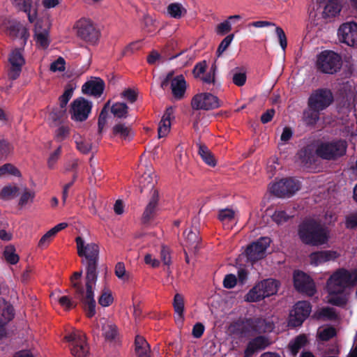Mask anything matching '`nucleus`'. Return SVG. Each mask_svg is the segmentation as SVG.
Returning a JSON list of instances; mask_svg holds the SVG:
<instances>
[{
  "mask_svg": "<svg viewBox=\"0 0 357 357\" xmlns=\"http://www.w3.org/2000/svg\"><path fill=\"white\" fill-rule=\"evenodd\" d=\"M171 89L174 98L181 100L184 98L187 83L183 75H178L172 79Z\"/></svg>",
  "mask_w": 357,
  "mask_h": 357,
  "instance_id": "412c9836",
  "label": "nucleus"
},
{
  "mask_svg": "<svg viewBox=\"0 0 357 357\" xmlns=\"http://www.w3.org/2000/svg\"><path fill=\"white\" fill-rule=\"evenodd\" d=\"M191 106L194 109L209 110L219 107L220 101L210 93H200L192 98Z\"/></svg>",
  "mask_w": 357,
  "mask_h": 357,
  "instance_id": "1a4fd4ad",
  "label": "nucleus"
},
{
  "mask_svg": "<svg viewBox=\"0 0 357 357\" xmlns=\"http://www.w3.org/2000/svg\"><path fill=\"white\" fill-rule=\"evenodd\" d=\"M346 148V144L343 141L323 143L317 148V153L324 159H333L344 154Z\"/></svg>",
  "mask_w": 357,
  "mask_h": 357,
  "instance_id": "9d476101",
  "label": "nucleus"
},
{
  "mask_svg": "<svg viewBox=\"0 0 357 357\" xmlns=\"http://www.w3.org/2000/svg\"><path fill=\"white\" fill-rule=\"evenodd\" d=\"M3 257L5 260L10 264H17L20 259V257L16 252L15 248L12 245H9L5 248Z\"/></svg>",
  "mask_w": 357,
  "mask_h": 357,
  "instance_id": "c03bdc74",
  "label": "nucleus"
},
{
  "mask_svg": "<svg viewBox=\"0 0 357 357\" xmlns=\"http://www.w3.org/2000/svg\"><path fill=\"white\" fill-rule=\"evenodd\" d=\"M307 342V337L305 335L298 336L294 340L291 342L289 348L291 354L295 356L298 351L303 347Z\"/></svg>",
  "mask_w": 357,
  "mask_h": 357,
  "instance_id": "58836bf2",
  "label": "nucleus"
},
{
  "mask_svg": "<svg viewBox=\"0 0 357 357\" xmlns=\"http://www.w3.org/2000/svg\"><path fill=\"white\" fill-rule=\"evenodd\" d=\"M173 118V109L172 108L167 109L158 124V133L159 138L166 137L169 134L171 129V121Z\"/></svg>",
  "mask_w": 357,
  "mask_h": 357,
  "instance_id": "4be33fe9",
  "label": "nucleus"
},
{
  "mask_svg": "<svg viewBox=\"0 0 357 357\" xmlns=\"http://www.w3.org/2000/svg\"><path fill=\"white\" fill-rule=\"evenodd\" d=\"M293 131L290 128L285 127L284 128L280 136V144L283 145L285 144L292 137Z\"/></svg>",
  "mask_w": 357,
  "mask_h": 357,
  "instance_id": "774afa93",
  "label": "nucleus"
},
{
  "mask_svg": "<svg viewBox=\"0 0 357 357\" xmlns=\"http://www.w3.org/2000/svg\"><path fill=\"white\" fill-rule=\"evenodd\" d=\"M135 351L138 357H149V345L143 337L139 335L136 337Z\"/></svg>",
  "mask_w": 357,
  "mask_h": 357,
  "instance_id": "473e14b6",
  "label": "nucleus"
},
{
  "mask_svg": "<svg viewBox=\"0 0 357 357\" xmlns=\"http://www.w3.org/2000/svg\"><path fill=\"white\" fill-rule=\"evenodd\" d=\"M184 304L183 296L176 294L174 297L173 307L175 312V321L178 324H182L183 321Z\"/></svg>",
  "mask_w": 357,
  "mask_h": 357,
  "instance_id": "cd10ccee",
  "label": "nucleus"
},
{
  "mask_svg": "<svg viewBox=\"0 0 357 357\" xmlns=\"http://www.w3.org/2000/svg\"><path fill=\"white\" fill-rule=\"evenodd\" d=\"M340 256V253L337 250H324L314 252L309 255V260L311 265L318 266L324 263L335 261Z\"/></svg>",
  "mask_w": 357,
  "mask_h": 357,
  "instance_id": "a211bd4d",
  "label": "nucleus"
},
{
  "mask_svg": "<svg viewBox=\"0 0 357 357\" xmlns=\"http://www.w3.org/2000/svg\"><path fill=\"white\" fill-rule=\"evenodd\" d=\"M65 60L59 57L50 65V70L52 72H62L65 70Z\"/></svg>",
  "mask_w": 357,
  "mask_h": 357,
  "instance_id": "bf43d9fd",
  "label": "nucleus"
},
{
  "mask_svg": "<svg viewBox=\"0 0 357 357\" xmlns=\"http://www.w3.org/2000/svg\"><path fill=\"white\" fill-rule=\"evenodd\" d=\"M234 38V35L230 34L226 36L222 41L220 43L218 50H217V54L218 56H220L226 50L227 48L230 45L231 43L232 42Z\"/></svg>",
  "mask_w": 357,
  "mask_h": 357,
  "instance_id": "6e6d98bb",
  "label": "nucleus"
},
{
  "mask_svg": "<svg viewBox=\"0 0 357 357\" xmlns=\"http://www.w3.org/2000/svg\"><path fill=\"white\" fill-rule=\"evenodd\" d=\"M289 216L284 211H276L272 215V219L277 224H282L288 220Z\"/></svg>",
  "mask_w": 357,
  "mask_h": 357,
  "instance_id": "0e129e2a",
  "label": "nucleus"
},
{
  "mask_svg": "<svg viewBox=\"0 0 357 357\" xmlns=\"http://www.w3.org/2000/svg\"><path fill=\"white\" fill-rule=\"evenodd\" d=\"M115 275L121 280L126 282L129 280L130 274L126 271L123 263L119 262L115 266Z\"/></svg>",
  "mask_w": 357,
  "mask_h": 357,
  "instance_id": "603ef678",
  "label": "nucleus"
},
{
  "mask_svg": "<svg viewBox=\"0 0 357 357\" xmlns=\"http://www.w3.org/2000/svg\"><path fill=\"white\" fill-rule=\"evenodd\" d=\"M344 133L346 137H349V139L354 143L355 139L357 137V121L347 123L345 126Z\"/></svg>",
  "mask_w": 357,
  "mask_h": 357,
  "instance_id": "3c124183",
  "label": "nucleus"
},
{
  "mask_svg": "<svg viewBox=\"0 0 357 357\" xmlns=\"http://www.w3.org/2000/svg\"><path fill=\"white\" fill-rule=\"evenodd\" d=\"M241 19V15H231L228 17V19L220 24H219L216 28V31L218 34L223 35L231 29V22L239 20Z\"/></svg>",
  "mask_w": 357,
  "mask_h": 357,
  "instance_id": "c9c22d12",
  "label": "nucleus"
},
{
  "mask_svg": "<svg viewBox=\"0 0 357 357\" xmlns=\"http://www.w3.org/2000/svg\"><path fill=\"white\" fill-rule=\"evenodd\" d=\"M336 335V331L333 327L323 326L320 327L317 331L319 338L323 341H327Z\"/></svg>",
  "mask_w": 357,
  "mask_h": 357,
  "instance_id": "de8ad7c7",
  "label": "nucleus"
},
{
  "mask_svg": "<svg viewBox=\"0 0 357 357\" xmlns=\"http://www.w3.org/2000/svg\"><path fill=\"white\" fill-rule=\"evenodd\" d=\"M264 298L258 282L244 296V301L248 303L258 302Z\"/></svg>",
  "mask_w": 357,
  "mask_h": 357,
  "instance_id": "72a5a7b5",
  "label": "nucleus"
},
{
  "mask_svg": "<svg viewBox=\"0 0 357 357\" xmlns=\"http://www.w3.org/2000/svg\"><path fill=\"white\" fill-rule=\"evenodd\" d=\"M51 299L53 302L59 303L66 310H69L74 306L73 302L68 296H61L56 292L51 295Z\"/></svg>",
  "mask_w": 357,
  "mask_h": 357,
  "instance_id": "37998d69",
  "label": "nucleus"
},
{
  "mask_svg": "<svg viewBox=\"0 0 357 357\" xmlns=\"http://www.w3.org/2000/svg\"><path fill=\"white\" fill-rule=\"evenodd\" d=\"M22 51V49H15L9 54L8 62L10 67L8 75L10 79L15 80L20 75L22 68L25 63Z\"/></svg>",
  "mask_w": 357,
  "mask_h": 357,
  "instance_id": "dca6fc26",
  "label": "nucleus"
},
{
  "mask_svg": "<svg viewBox=\"0 0 357 357\" xmlns=\"http://www.w3.org/2000/svg\"><path fill=\"white\" fill-rule=\"evenodd\" d=\"M18 188L15 185H8L0 190V197L3 199H11L16 197Z\"/></svg>",
  "mask_w": 357,
  "mask_h": 357,
  "instance_id": "a18cd8bd",
  "label": "nucleus"
},
{
  "mask_svg": "<svg viewBox=\"0 0 357 357\" xmlns=\"http://www.w3.org/2000/svg\"><path fill=\"white\" fill-rule=\"evenodd\" d=\"M35 196L36 192L34 190L24 189L20 198L19 204L21 206H25L28 204L33 203L34 201Z\"/></svg>",
  "mask_w": 357,
  "mask_h": 357,
  "instance_id": "09e8293b",
  "label": "nucleus"
},
{
  "mask_svg": "<svg viewBox=\"0 0 357 357\" xmlns=\"http://www.w3.org/2000/svg\"><path fill=\"white\" fill-rule=\"evenodd\" d=\"M270 243L271 239L269 238L263 237L251 244L246 250L248 260L256 261L264 258Z\"/></svg>",
  "mask_w": 357,
  "mask_h": 357,
  "instance_id": "2eb2a0df",
  "label": "nucleus"
},
{
  "mask_svg": "<svg viewBox=\"0 0 357 357\" xmlns=\"http://www.w3.org/2000/svg\"><path fill=\"white\" fill-rule=\"evenodd\" d=\"M317 65L321 72L333 74L341 68L342 59L335 52L326 50L318 55Z\"/></svg>",
  "mask_w": 357,
  "mask_h": 357,
  "instance_id": "7ed1b4c3",
  "label": "nucleus"
},
{
  "mask_svg": "<svg viewBox=\"0 0 357 357\" xmlns=\"http://www.w3.org/2000/svg\"><path fill=\"white\" fill-rule=\"evenodd\" d=\"M218 219L226 229H230L237 222L236 211L231 208H225L219 211Z\"/></svg>",
  "mask_w": 357,
  "mask_h": 357,
  "instance_id": "b1692460",
  "label": "nucleus"
},
{
  "mask_svg": "<svg viewBox=\"0 0 357 357\" xmlns=\"http://www.w3.org/2000/svg\"><path fill=\"white\" fill-rule=\"evenodd\" d=\"M199 154L206 165L211 167H215L216 165V160L214 155L206 146L199 145Z\"/></svg>",
  "mask_w": 357,
  "mask_h": 357,
  "instance_id": "e433bc0d",
  "label": "nucleus"
},
{
  "mask_svg": "<svg viewBox=\"0 0 357 357\" xmlns=\"http://www.w3.org/2000/svg\"><path fill=\"white\" fill-rule=\"evenodd\" d=\"M78 36L86 42L94 44L98 39V31L89 19L82 18L74 25Z\"/></svg>",
  "mask_w": 357,
  "mask_h": 357,
  "instance_id": "423d86ee",
  "label": "nucleus"
},
{
  "mask_svg": "<svg viewBox=\"0 0 357 357\" xmlns=\"http://www.w3.org/2000/svg\"><path fill=\"white\" fill-rule=\"evenodd\" d=\"M333 94L329 90L320 89L314 91L309 98L308 105L313 109L322 111L333 102Z\"/></svg>",
  "mask_w": 357,
  "mask_h": 357,
  "instance_id": "f8f14e48",
  "label": "nucleus"
},
{
  "mask_svg": "<svg viewBox=\"0 0 357 357\" xmlns=\"http://www.w3.org/2000/svg\"><path fill=\"white\" fill-rule=\"evenodd\" d=\"M275 33L278 38L280 45L283 51L285 50L287 46V37L283 29L280 26L275 27Z\"/></svg>",
  "mask_w": 357,
  "mask_h": 357,
  "instance_id": "13d9d810",
  "label": "nucleus"
},
{
  "mask_svg": "<svg viewBox=\"0 0 357 357\" xmlns=\"http://www.w3.org/2000/svg\"><path fill=\"white\" fill-rule=\"evenodd\" d=\"M232 80L236 85L243 86L246 81V75L243 72H236L234 74Z\"/></svg>",
  "mask_w": 357,
  "mask_h": 357,
  "instance_id": "69168bd1",
  "label": "nucleus"
},
{
  "mask_svg": "<svg viewBox=\"0 0 357 357\" xmlns=\"http://www.w3.org/2000/svg\"><path fill=\"white\" fill-rule=\"evenodd\" d=\"M104 88V82L98 77H94L86 82L82 86V90L85 94L99 96L102 93Z\"/></svg>",
  "mask_w": 357,
  "mask_h": 357,
  "instance_id": "6ab92c4d",
  "label": "nucleus"
},
{
  "mask_svg": "<svg viewBox=\"0 0 357 357\" xmlns=\"http://www.w3.org/2000/svg\"><path fill=\"white\" fill-rule=\"evenodd\" d=\"M66 114V107L59 105L54 107L50 114V117L52 121H58L62 119Z\"/></svg>",
  "mask_w": 357,
  "mask_h": 357,
  "instance_id": "864d4df0",
  "label": "nucleus"
},
{
  "mask_svg": "<svg viewBox=\"0 0 357 357\" xmlns=\"http://www.w3.org/2000/svg\"><path fill=\"white\" fill-rule=\"evenodd\" d=\"M158 192L156 190H153L143 214L144 221H149L155 213L158 208Z\"/></svg>",
  "mask_w": 357,
  "mask_h": 357,
  "instance_id": "bb28decb",
  "label": "nucleus"
},
{
  "mask_svg": "<svg viewBox=\"0 0 357 357\" xmlns=\"http://www.w3.org/2000/svg\"><path fill=\"white\" fill-rule=\"evenodd\" d=\"M4 25L8 35L14 39L21 40L22 45L26 44L29 37L28 29L17 22L8 21Z\"/></svg>",
  "mask_w": 357,
  "mask_h": 357,
  "instance_id": "f3484780",
  "label": "nucleus"
},
{
  "mask_svg": "<svg viewBox=\"0 0 357 357\" xmlns=\"http://www.w3.org/2000/svg\"><path fill=\"white\" fill-rule=\"evenodd\" d=\"M337 36L342 43L357 47V23L349 22L342 24L338 29Z\"/></svg>",
  "mask_w": 357,
  "mask_h": 357,
  "instance_id": "4468645a",
  "label": "nucleus"
},
{
  "mask_svg": "<svg viewBox=\"0 0 357 357\" xmlns=\"http://www.w3.org/2000/svg\"><path fill=\"white\" fill-rule=\"evenodd\" d=\"M75 89L76 85L74 83L68 84L65 87L63 94L59 98V105L66 107V105L72 98Z\"/></svg>",
  "mask_w": 357,
  "mask_h": 357,
  "instance_id": "79ce46f5",
  "label": "nucleus"
},
{
  "mask_svg": "<svg viewBox=\"0 0 357 357\" xmlns=\"http://www.w3.org/2000/svg\"><path fill=\"white\" fill-rule=\"evenodd\" d=\"M65 340L70 343V349L74 357L88 356L89 349L84 333L79 331H73L65 336Z\"/></svg>",
  "mask_w": 357,
  "mask_h": 357,
  "instance_id": "20e7f679",
  "label": "nucleus"
},
{
  "mask_svg": "<svg viewBox=\"0 0 357 357\" xmlns=\"http://www.w3.org/2000/svg\"><path fill=\"white\" fill-rule=\"evenodd\" d=\"M312 307L307 301H299L296 303L290 312L289 324L296 327L301 324L310 315Z\"/></svg>",
  "mask_w": 357,
  "mask_h": 357,
  "instance_id": "9b49d317",
  "label": "nucleus"
},
{
  "mask_svg": "<svg viewBox=\"0 0 357 357\" xmlns=\"http://www.w3.org/2000/svg\"><path fill=\"white\" fill-rule=\"evenodd\" d=\"M299 190V183L293 178H283L271 183L268 190L278 197L290 196Z\"/></svg>",
  "mask_w": 357,
  "mask_h": 357,
  "instance_id": "0eeeda50",
  "label": "nucleus"
},
{
  "mask_svg": "<svg viewBox=\"0 0 357 357\" xmlns=\"http://www.w3.org/2000/svg\"><path fill=\"white\" fill-rule=\"evenodd\" d=\"M265 298L275 294L280 287L278 281L274 279H266L258 282Z\"/></svg>",
  "mask_w": 357,
  "mask_h": 357,
  "instance_id": "393cba45",
  "label": "nucleus"
},
{
  "mask_svg": "<svg viewBox=\"0 0 357 357\" xmlns=\"http://www.w3.org/2000/svg\"><path fill=\"white\" fill-rule=\"evenodd\" d=\"M121 97L132 103L136 100L137 93L134 89H127L121 93Z\"/></svg>",
  "mask_w": 357,
  "mask_h": 357,
  "instance_id": "e2e57ef3",
  "label": "nucleus"
},
{
  "mask_svg": "<svg viewBox=\"0 0 357 357\" xmlns=\"http://www.w3.org/2000/svg\"><path fill=\"white\" fill-rule=\"evenodd\" d=\"M155 176L152 171L151 168H148L144 173L139 180V184L143 189H147L151 190V192L154 190L153 187L155 183Z\"/></svg>",
  "mask_w": 357,
  "mask_h": 357,
  "instance_id": "c756f323",
  "label": "nucleus"
},
{
  "mask_svg": "<svg viewBox=\"0 0 357 357\" xmlns=\"http://www.w3.org/2000/svg\"><path fill=\"white\" fill-rule=\"evenodd\" d=\"M114 302L113 293L107 287H104L98 298V303L103 307L111 305Z\"/></svg>",
  "mask_w": 357,
  "mask_h": 357,
  "instance_id": "ea45409f",
  "label": "nucleus"
},
{
  "mask_svg": "<svg viewBox=\"0 0 357 357\" xmlns=\"http://www.w3.org/2000/svg\"><path fill=\"white\" fill-rule=\"evenodd\" d=\"M14 317L13 308L9 304L4 303L0 310V326L3 325L10 321Z\"/></svg>",
  "mask_w": 357,
  "mask_h": 357,
  "instance_id": "4c0bfd02",
  "label": "nucleus"
},
{
  "mask_svg": "<svg viewBox=\"0 0 357 357\" xmlns=\"http://www.w3.org/2000/svg\"><path fill=\"white\" fill-rule=\"evenodd\" d=\"M237 282L236 277L233 274H228L225 277L223 284L225 288L231 289L235 287Z\"/></svg>",
  "mask_w": 357,
  "mask_h": 357,
  "instance_id": "338daca9",
  "label": "nucleus"
},
{
  "mask_svg": "<svg viewBox=\"0 0 357 357\" xmlns=\"http://www.w3.org/2000/svg\"><path fill=\"white\" fill-rule=\"evenodd\" d=\"M77 255L82 258V263L86 266L84 287L80 284L82 271L75 272L70 278V283L75 290V296L82 302L89 317L96 314L94 290L98 280V261L100 248L93 241L82 236L75 238Z\"/></svg>",
  "mask_w": 357,
  "mask_h": 357,
  "instance_id": "f257e3e1",
  "label": "nucleus"
},
{
  "mask_svg": "<svg viewBox=\"0 0 357 357\" xmlns=\"http://www.w3.org/2000/svg\"><path fill=\"white\" fill-rule=\"evenodd\" d=\"M301 241L312 245L326 244L330 238V231L316 222H305L301 225L298 231Z\"/></svg>",
  "mask_w": 357,
  "mask_h": 357,
  "instance_id": "f03ea898",
  "label": "nucleus"
},
{
  "mask_svg": "<svg viewBox=\"0 0 357 357\" xmlns=\"http://www.w3.org/2000/svg\"><path fill=\"white\" fill-rule=\"evenodd\" d=\"M70 134V128L66 126L59 127L55 132V137L58 141H63L66 139Z\"/></svg>",
  "mask_w": 357,
  "mask_h": 357,
  "instance_id": "680f3d73",
  "label": "nucleus"
},
{
  "mask_svg": "<svg viewBox=\"0 0 357 357\" xmlns=\"http://www.w3.org/2000/svg\"><path fill=\"white\" fill-rule=\"evenodd\" d=\"M319 110H315L309 107L303 113V121L305 123L312 125L319 119Z\"/></svg>",
  "mask_w": 357,
  "mask_h": 357,
  "instance_id": "8fccbe9b",
  "label": "nucleus"
},
{
  "mask_svg": "<svg viewBox=\"0 0 357 357\" xmlns=\"http://www.w3.org/2000/svg\"><path fill=\"white\" fill-rule=\"evenodd\" d=\"M6 175L19 176L20 172L13 165L10 164H6L0 167V177Z\"/></svg>",
  "mask_w": 357,
  "mask_h": 357,
  "instance_id": "5fc2aeb1",
  "label": "nucleus"
},
{
  "mask_svg": "<svg viewBox=\"0 0 357 357\" xmlns=\"http://www.w3.org/2000/svg\"><path fill=\"white\" fill-rule=\"evenodd\" d=\"M54 237V234L50 229L41 237L38 242V246L40 248L47 247Z\"/></svg>",
  "mask_w": 357,
  "mask_h": 357,
  "instance_id": "052dcab7",
  "label": "nucleus"
},
{
  "mask_svg": "<svg viewBox=\"0 0 357 357\" xmlns=\"http://www.w3.org/2000/svg\"><path fill=\"white\" fill-rule=\"evenodd\" d=\"M186 6L181 3L173 2L167 7L166 14L174 19H181L187 14Z\"/></svg>",
  "mask_w": 357,
  "mask_h": 357,
  "instance_id": "a878e982",
  "label": "nucleus"
},
{
  "mask_svg": "<svg viewBox=\"0 0 357 357\" xmlns=\"http://www.w3.org/2000/svg\"><path fill=\"white\" fill-rule=\"evenodd\" d=\"M113 133L114 136L125 140L130 139L132 136L131 128L122 123H119L114 126Z\"/></svg>",
  "mask_w": 357,
  "mask_h": 357,
  "instance_id": "f704fd0d",
  "label": "nucleus"
},
{
  "mask_svg": "<svg viewBox=\"0 0 357 357\" xmlns=\"http://www.w3.org/2000/svg\"><path fill=\"white\" fill-rule=\"evenodd\" d=\"M128 107L123 102L114 103L111 107V112L117 118H126L127 116Z\"/></svg>",
  "mask_w": 357,
  "mask_h": 357,
  "instance_id": "49530a36",
  "label": "nucleus"
},
{
  "mask_svg": "<svg viewBox=\"0 0 357 357\" xmlns=\"http://www.w3.org/2000/svg\"><path fill=\"white\" fill-rule=\"evenodd\" d=\"M184 235L185 239V246L188 247L192 250H195L197 248L199 242L197 229H188L184 232Z\"/></svg>",
  "mask_w": 357,
  "mask_h": 357,
  "instance_id": "2f4dec72",
  "label": "nucleus"
},
{
  "mask_svg": "<svg viewBox=\"0 0 357 357\" xmlns=\"http://www.w3.org/2000/svg\"><path fill=\"white\" fill-rule=\"evenodd\" d=\"M294 284L295 288L308 296H313L316 292L314 282L305 273L301 271L294 272Z\"/></svg>",
  "mask_w": 357,
  "mask_h": 357,
  "instance_id": "ddd939ff",
  "label": "nucleus"
},
{
  "mask_svg": "<svg viewBox=\"0 0 357 357\" xmlns=\"http://www.w3.org/2000/svg\"><path fill=\"white\" fill-rule=\"evenodd\" d=\"M102 324V335L107 340H114L118 335L116 326L112 321L105 319L100 320Z\"/></svg>",
  "mask_w": 357,
  "mask_h": 357,
  "instance_id": "7c9ffc66",
  "label": "nucleus"
},
{
  "mask_svg": "<svg viewBox=\"0 0 357 357\" xmlns=\"http://www.w3.org/2000/svg\"><path fill=\"white\" fill-rule=\"evenodd\" d=\"M92 109V102L82 97L75 99L71 105L70 113L72 120L82 122L87 119Z\"/></svg>",
  "mask_w": 357,
  "mask_h": 357,
  "instance_id": "6e6552de",
  "label": "nucleus"
},
{
  "mask_svg": "<svg viewBox=\"0 0 357 357\" xmlns=\"http://www.w3.org/2000/svg\"><path fill=\"white\" fill-rule=\"evenodd\" d=\"M13 4L26 13L30 22H35L37 17V6L31 0H10Z\"/></svg>",
  "mask_w": 357,
  "mask_h": 357,
  "instance_id": "aec40b11",
  "label": "nucleus"
},
{
  "mask_svg": "<svg viewBox=\"0 0 357 357\" xmlns=\"http://www.w3.org/2000/svg\"><path fill=\"white\" fill-rule=\"evenodd\" d=\"M269 344V340L263 336L255 338L248 343L245 351V357L251 356L255 351L265 349Z\"/></svg>",
  "mask_w": 357,
  "mask_h": 357,
  "instance_id": "5701e85b",
  "label": "nucleus"
},
{
  "mask_svg": "<svg viewBox=\"0 0 357 357\" xmlns=\"http://www.w3.org/2000/svg\"><path fill=\"white\" fill-rule=\"evenodd\" d=\"M73 139L77 149L81 153L86 154L92 150L93 144L89 137L79 133H75L73 135Z\"/></svg>",
  "mask_w": 357,
  "mask_h": 357,
  "instance_id": "c85d7f7f",
  "label": "nucleus"
},
{
  "mask_svg": "<svg viewBox=\"0 0 357 357\" xmlns=\"http://www.w3.org/2000/svg\"><path fill=\"white\" fill-rule=\"evenodd\" d=\"M317 316L318 318L332 319L335 317V312L332 307H324L317 312Z\"/></svg>",
  "mask_w": 357,
  "mask_h": 357,
  "instance_id": "4d7b16f0",
  "label": "nucleus"
},
{
  "mask_svg": "<svg viewBox=\"0 0 357 357\" xmlns=\"http://www.w3.org/2000/svg\"><path fill=\"white\" fill-rule=\"evenodd\" d=\"M75 89L76 85L74 83L68 84L65 87L63 94L59 98V105L66 107V105L72 98Z\"/></svg>",
  "mask_w": 357,
  "mask_h": 357,
  "instance_id": "a19ab883",
  "label": "nucleus"
},
{
  "mask_svg": "<svg viewBox=\"0 0 357 357\" xmlns=\"http://www.w3.org/2000/svg\"><path fill=\"white\" fill-rule=\"evenodd\" d=\"M34 25L33 39L37 47L41 49H46L50 43V22L48 20L38 19Z\"/></svg>",
  "mask_w": 357,
  "mask_h": 357,
  "instance_id": "39448f33",
  "label": "nucleus"
}]
</instances>
